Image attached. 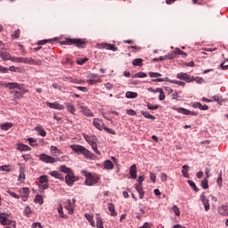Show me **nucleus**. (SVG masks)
Returning <instances> with one entry per match:
<instances>
[{"mask_svg":"<svg viewBox=\"0 0 228 228\" xmlns=\"http://www.w3.org/2000/svg\"><path fill=\"white\" fill-rule=\"evenodd\" d=\"M103 223H102V219H101L100 216L96 217V227H102Z\"/></svg>","mask_w":228,"mask_h":228,"instance_id":"3c124183","label":"nucleus"},{"mask_svg":"<svg viewBox=\"0 0 228 228\" xmlns=\"http://www.w3.org/2000/svg\"><path fill=\"white\" fill-rule=\"evenodd\" d=\"M208 178H204L201 182V186L204 190H208L209 188Z\"/></svg>","mask_w":228,"mask_h":228,"instance_id":"58836bf2","label":"nucleus"},{"mask_svg":"<svg viewBox=\"0 0 228 228\" xmlns=\"http://www.w3.org/2000/svg\"><path fill=\"white\" fill-rule=\"evenodd\" d=\"M24 213H25L26 216H29L31 215V208L26 207Z\"/></svg>","mask_w":228,"mask_h":228,"instance_id":"052dcab7","label":"nucleus"},{"mask_svg":"<svg viewBox=\"0 0 228 228\" xmlns=\"http://www.w3.org/2000/svg\"><path fill=\"white\" fill-rule=\"evenodd\" d=\"M142 115L145 117V118H150L151 120H156V117L152 116L151 113L147 111H141Z\"/></svg>","mask_w":228,"mask_h":228,"instance_id":"72a5a7b5","label":"nucleus"},{"mask_svg":"<svg viewBox=\"0 0 228 228\" xmlns=\"http://www.w3.org/2000/svg\"><path fill=\"white\" fill-rule=\"evenodd\" d=\"M46 106H48V108H51L52 110H65V106L58 103L57 102H47Z\"/></svg>","mask_w":228,"mask_h":228,"instance_id":"f8f14e48","label":"nucleus"},{"mask_svg":"<svg viewBox=\"0 0 228 228\" xmlns=\"http://www.w3.org/2000/svg\"><path fill=\"white\" fill-rule=\"evenodd\" d=\"M91 147H92L94 152L98 154V156H101V151H99V149H97V142H94V144H91Z\"/></svg>","mask_w":228,"mask_h":228,"instance_id":"79ce46f5","label":"nucleus"},{"mask_svg":"<svg viewBox=\"0 0 228 228\" xmlns=\"http://www.w3.org/2000/svg\"><path fill=\"white\" fill-rule=\"evenodd\" d=\"M126 99H136V97H138V93L127 91L126 93Z\"/></svg>","mask_w":228,"mask_h":228,"instance_id":"c756f323","label":"nucleus"},{"mask_svg":"<svg viewBox=\"0 0 228 228\" xmlns=\"http://www.w3.org/2000/svg\"><path fill=\"white\" fill-rule=\"evenodd\" d=\"M188 170H190V167L188 165L183 166L182 174L183 177H190V175H188Z\"/></svg>","mask_w":228,"mask_h":228,"instance_id":"2f4dec72","label":"nucleus"},{"mask_svg":"<svg viewBox=\"0 0 228 228\" xmlns=\"http://www.w3.org/2000/svg\"><path fill=\"white\" fill-rule=\"evenodd\" d=\"M167 179H168V175L165 173H161V181L163 183H167Z\"/></svg>","mask_w":228,"mask_h":228,"instance_id":"e2e57ef3","label":"nucleus"},{"mask_svg":"<svg viewBox=\"0 0 228 228\" xmlns=\"http://www.w3.org/2000/svg\"><path fill=\"white\" fill-rule=\"evenodd\" d=\"M57 211H58L61 218H65V215L63 214V206L61 204L59 205Z\"/></svg>","mask_w":228,"mask_h":228,"instance_id":"4c0bfd02","label":"nucleus"},{"mask_svg":"<svg viewBox=\"0 0 228 228\" xmlns=\"http://www.w3.org/2000/svg\"><path fill=\"white\" fill-rule=\"evenodd\" d=\"M88 61V58H80L77 61V65H85Z\"/></svg>","mask_w":228,"mask_h":228,"instance_id":"c03bdc74","label":"nucleus"},{"mask_svg":"<svg viewBox=\"0 0 228 228\" xmlns=\"http://www.w3.org/2000/svg\"><path fill=\"white\" fill-rule=\"evenodd\" d=\"M172 211L175 214L176 216H181V211L179 210V207L176 205L173 206Z\"/></svg>","mask_w":228,"mask_h":228,"instance_id":"e433bc0d","label":"nucleus"},{"mask_svg":"<svg viewBox=\"0 0 228 228\" xmlns=\"http://www.w3.org/2000/svg\"><path fill=\"white\" fill-rule=\"evenodd\" d=\"M126 114L130 115V117H134L136 115V111H134V110L130 109L126 110Z\"/></svg>","mask_w":228,"mask_h":228,"instance_id":"680f3d73","label":"nucleus"},{"mask_svg":"<svg viewBox=\"0 0 228 228\" xmlns=\"http://www.w3.org/2000/svg\"><path fill=\"white\" fill-rule=\"evenodd\" d=\"M12 38L18 39L20 37V29H16L12 35Z\"/></svg>","mask_w":228,"mask_h":228,"instance_id":"de8ad7c7","label":"nucleus"},{"mask_svg":"<svg viewBox=\"0 0 228 228\" xmlns=\"http://www.w3.org/2000/svg\"><path fill=\"white\" fill-rule=\"evenodd\" d=\"M51 152H53V154H56V152L60 153V150H58V147L56 146H51Z\"/></svg>","mask_w":228,"mask_h":228,"instance_id":"69168bd1","label":"nucleus"},{"mask_svg":"<svg viewBox=\"0 0 228 228\" xmlns=\"http://www.w3.org/2000/svg\"><path fill=\"white\" fill-rule=\"evenodd\" d=\"M35 129L38 133V134H40V136H46L47 135V133L45 132L44 127H42V126L38 125Z\"/></svg>","mask_w":228,"mask_h":228,"instance_id":"bb28decb","label":"nucleus"},{"mask_svg":"<svg viewBox=\"0 0 228 228\" xmlns=\"http://www.w3.org/2000/svg\"><path fill=\"white\" fill-rule=\"evenodd\" d=\"M177 79H181L182 81H185L186 83H193L195 81V77H191L188 75V73L180 72L176 74Z\"/></svg>","mask_w":228,"mask_h":228,"instance_id":"423d86ee","label":"nucleus"},{"mask_svg":"<svg viewBox=\"0 0 228 228\" xmlns=\"http://www.w3.org/2000/svg\"><path fill=\"white\" fill-rule=\"evenodd\" d=\"M175 50L174 51V53H169L167 55H166V60H174V58H175Z\"/></svg>","mask_w":228,"mask_h":228,"instance_id":"6e6d98bb","label":"nucleus"},{"mask_svg":"<svg viewBox=\"0 0 228 228\" xmlns=\"http://www.w3.org/2000/svg\"><path fill=\"white\" fill-rule=\"evenodd\" d=\"M76 181H79V176H76L74 172L65 176V183L68 186H74Z\"/></svg>","mask_w":228,"mask_h":228,"instance_id":"0eeeda50","label":"nucleus"},{"mask_svg":"<svg viewBox=\"0 0 228 228\" xmlns=\"http://www.w3.org/2000/svg\"><path fill=\"white\" fill-rule=\"evenodd\" d=\"M175 54H179L180 56H183V58H186V56H188V53L179 48L175 49Z\"/></svg>","mask_w":228,"mask_h":228,"instance_id":"473e14b6","label":"nucleus"},{"mask_svg":"<svg viewBox=\"0 0 228 228\" xmlns=\"http://www.w3.org/2000/svg\"><path fill=\"white\" fill-rule=\"evenodd\" d=\"M5 86L6 88H10L11 90H13V88L20 90V91H15V95H18L17 97H19V95H23L24 94V91L20 89V86L18 83H8L6 84Z\"/></svg>","mask_w":228,"mask_h":228,"instance_id":"1a4fd4ad","label":"nucleus"},{"mask_svg":"<svg viewBox=\"0 0 228 228\" xmlns=\"http://www.w3.org/2000/svg\"><path fill=\"white\" fill-rule=\"evenodd\" d=\"M104 86L107 90H111L113 88V86L111 83H106L104 84Z\"/></svg>","mask_w":228,"mask_h":228,"instance_id":"774afa93","label":"nucleus"},{"mask_svg":"<svg viewBox=\"0 0 228 228\" xmlns=\"http://www.w3.org/2000/svg\"><path fill=\"white\" fill-rule=\"evenodd\" d=\"M62 44L64 45H76V47H80L81 49H85L88 42L86 41V39L68 38L65 41H62Z\"/></svg>","mask_w":228,"mask_h":228,"instance_id":"f03ea898","label":"nucleus"},{"mask_svg":"<svg viewBox=\"0 0 228 228\" xmlns=\"http://www.w3.org/2000/svg\"><path fill=\"white\" fill-rule=\"evenodd\" d=\"M70 149L74 151V152H77V154H83L85 158H89V159H92V158H94V153H92V151H90L88 149L85 148L82 145L73 144L70 145Z\"/></svg>","mask_w":228,"mask_h":228,"instance_id":"f257e3e1","label":"nucleus"},{"mask_svg":"<svg viewBox=\"0 0 228 228\" xmlns=\"http://www.w3.org/2000/svg\"><path fill=\"white\" fill-rule=\"evenodd\" d=\"M63 158L64 157L53 158V157H51V156H49L45 153H43V154L39 155V159L41 161H43L44 163H50V164L58 163V161H63Z\"/></svg>","mask_w":228,"mask_h":228,"instance_id":"20e7f679","label":"nucleus"},{"mask_svg":"<svg viewBox=\"0 0 228 228\" xmlns=\"http://www.w3.org/2000/svg\"><path fill=\"white\" fill-rule=\"evenodd\" d=\"M104 131H106L107 133H109V134H117V133L115 132V130L109 128L108 126H103Z\"/></svg>","mask_w":228,"mask_h":228,"instance_id":"603ef678","label":"nucleus"},{"mask_svg":"<svg viewBox=\"0 0 228 228\" xmlns=\"http://www.w3.org/2000/svg\"><path fill=\"white\" fill-rule=\"evenodd\" d=\"M147 108H148V110H151V111H155V110H158L159 108V105L148 104Z\"/></svg>","mask_w":228,"mask_h":228,"instance_id":"4d7b16f0","label":"nucleus"},{"mask_svg":"<svg viewBox=\"0 0 228 228\" xmlns=\"http://www.w3.org/2000/svg\"><path fill=\"white\" fill-rule=\"evenodd\" d=\"M12 61H14V63H23V57H12Z\"/></svg>","mask_w":228,"mask_h":228,"instance_id":"a18cd8bd","label":"nucleus"},{"mask_svg":"<svg viewBox=\"0 0 228 228\" xmlns=\"http://www.w3.org/2000/svg\"><path fill=\"white\" fill-rule=\"evenodd\" d=\"M135 190L139 193V199H143L145 191H143V186L135 184Z\"/></svg>","mask_w":228,"mask_h":228,"instance_id":"5701e85b","label":"nucleus"},{"mask_svg":"<svg viewBox=\"0 0 228 228\" xmlns=\"http://www.w3.org/2000/svg\"><path fill=\"white\" fill-rule=\"evenodd\" d=\"M0 57L4 60V61H12V60L13 59V57H12V54H10V53L8 52H3V50H0Z\"/></svg>","mask_w":228,"mask_h":228,"instance_id":"dca6fc26","label":"nucleus"},{"mask_svg":"<svg viewBox=\"0 0 228 228\" xmlns=\"http://www.w3.org/2000/svg\"><path fill=\"white\" fill-rule=\"evenodd\" d=\"M101 119L99 118H94L93 120V126L98 129V131H102V126H101Z\"/></svg>","mask_w":228,"mask_h":228,"instance_id":"a878e982","label":"nucleus"},{"mask_svg":"<svg viewBox=\"0 0 228 228\" xmlns=\"http://www.w3.org/2000/svg\"><path fill=\"white\" fill-rule=\"evenodd\" d=\"M138 169L136 167V165L134 164L130 167V169H129V174H130V176L132 179H136V177H138Z\"/></svg>","mask_w":228,"mask_h":228,"instance_id":"2eb2a0df","label":"nucleus"},{"mask_svg":"<svg viewBox=\"0 0 228 228\" xmlns=\"http://www.w3.org/2000/svg\"><path fill=\"white\" fill-rule=\"evenodd\" d=\"M219 212L224 216H228V206H223L219 208Z\"/></svg>","mask_w":228,"mask_h":228,"instance_id":"7c9ffc66","label":"nucleus"},{"mask_svg":"<svg viewBox=\"0 0 228 228\" xmlns=\"http://www.w3.org/2000/svg\"><path fill=\"white\" fill-rule=\"evenodd\" d=\"M108 209L110 212V216H117V215H118V213H117V211L115 210V204L109 203Z\"/></svg>","mask_w":228,"mask_h":228,"instance_id":"4be33fe9","label":"nucleus"},{"mask_svg":"<svg viewBox=\"0 0 228 228\" xmlns=\"http://www.w3.org/2000/svg\"><path fill=\"white\" fill-rule=\"evenodd\" d=\"M12 127H13V124L12 123H4L3 125H1V129L2 131H10V129H12Z\"/></svg>","mask_w":228,"mask_h":228,"instance_id":"cd10ccee","label":"nucleus"},{"mask_svg":"<svg viewBox=\"0 0 228 228\" xmlns=\"http://www.w3.org/2000/svg\"><path fill=\"white\" fill-rule=\"evenodd\" d=\"M192 108H195V109H199V110H201L202 108V103L199 102H195L191 104Z\"/></svg>","mask_w":228,"mask_h":228,"instance_id":"5fc2aeb1","label":"nucleus"},{"mask_svg":"<svg viewBox=\"0 0 228 228\" xmlns=\"http://www.w3.org/2000/svg\"><path fill=\"white\" fill-rule=\"evenodd\" d=\"M142 61H143L142 59H134L132 61V65H134V67H142Z\"/></svg>","mask_w":228,"mask_h":228,"instance_id":"f704fd0d","label":"nucleus"},{"mask_svg":"<svg viewBox=\"0 0 228 228\" xmlns=\"http://www.w3.org/2000/svg\"><path fill=\"white\" fill-rule=\"evenodd\" d=\"M0 170L3 172H12V169H10V166H2L0 167Z\"/></svg>","mask_w":228,"mask_h":228,"instance_id":"13d9d810","label":"nucleus"},{"mask_svg":"<svg viewBox=\"0 0 228 228\" xmlns=\"http://www.w3.org/2000/svg\"><path fill=\"white\" fill-rule=\"evenodd\" d=\"M0 72L2 74H8V68H4L3 66H0Z\"/></svg>","mask_w":228,"mask_h":228,"instance_id":"338daca9","label":"nucleus"},{"mask_svg":"<svg viewBox=\"0 0 228 228\" xmlns=\"http://www.w3.org/2000/svg\"><path fill=\"white\" fill-rule=\"evenodd\" d=\"M65 208L67 209L69 215H72V213H74V205H72V201L70 200H68Z\"/></svg>","mask_w":228,"mask_h":228,"instance_id":"393cba45","label":"nucleus"},{"mask_svg":"<svg viewBox=\"0 0 228 228\" xmlns=\"http://www.w3.org/2000/svg\"><path fill=\"white\" fill-rule=\"evenodd\" d=\"M7 193H9V195H10L11 197H13L14 199H20V196H19V194L13 192V191H8Z\"/></svg>","mask_w":228,"mask_h":228,"instance_id":"bf43d9fd","label":"nucleus"},{"mask_svg":"<svg viewBox=\"0 0 228 228\" xmlns=\"http://www.w3.org/2000/svg\"><path fill=\"white\" fill-rule=\"evenodd\" d=\"M143 181H145V176L141 175V176H139V178H138V183H136V184L142 186Z\"/></svg>","mask_w":228,"mask_h":228,"instance_id":"0e129e2a","label":"nucleus"},{"mask_svg":"<svg viewBox=\"0 0 228 228\" xmlns=\"http://www.w3.org/2000/svg\"><path fill=\"white\" fill-rule=\"evenodd\" d=\"M23 63H26L27 65H42V61L23 57Z\"/></svg>","mask_w":228,"mask_h":228,"instance_id":"9b49d317","label":"nucleus"},{"mask_svg":"<svg viewBox=\"0 0 228 228\" xmlns=\"http://www.w3.org/2000/svg\"><path fill=\"white\" fill-rule=\"evenodd\" d=\"M83 137L86 140V142H87V143H89V145H94V143H95L97 142V140L95 139L94 136H90L88 134H84Z\"/></svg>","mask_w":228,"mask_h":228,"instance_id":"a211bd4d","label":"nucleus"},{"mask_svg":"<svg viewBox=\"0 0 228 228\" xmlns=\"http://www.w3.org/2000/svg\"><path fill=\"white\" fill-rule=\"evenodd\" d=\"M60 170H61V172H63L64 174H67V175L74 173V171H72L71 168L67 167L66 166H61Z\"/></svg>","mask_w":228,"mask_h":228,"instance_id":"c85d7f7f","label":"nucleus"},{"mask_svg":"<svg viewBox=\"0 0 228 228\" xmlns=\"http://www.w3.org/2000/svg\"><path fill=\"white\" fill-rule=\"evenodd\" d=\"M153 83H163V81H166L167 83H172L173 85H178V86H186V83L180 81V80H172L168 77L166 78H155L152 79Z\"/></svg>","mask_w":228,"mask_h":228,"instance_id":"39448f33","label":"nucleus"},{"mask_svg":"<svg viewBox=\"0 0 228 228\" xmlns=\"http://www.w3.org/2000/svg\"><path fill=\"white\" fill-rule=\"evenodd\" d=\"M222 183H223L222 172H220L217 177V185L219 186V188H222Z\"/></svg>","mask_w":228,"mask_h":228,"instance_id":"8fccbe9b","label":"nucleus"},{"mask_svg":"<svg viewBox=\"0 0 228 228\" xmlns=\"http://www.w3.org/2000/svg\"><path fill=\"white\" fill-rule=\"evenodd\" d=\"M99 49H107L108 51H113V53H116V51H118V47L110 44V43H102L98 44Z\"/></svg>","mask_w":228,"mask_h":228,"instance_id":"9d476101","label":"nucleus"},{"mask_svg":"<svg viewBox=\"0 0 228 228\" xmlns=\"http://www.w3.org/2000/svg\"><path fill=\"white\" fill-rule=\"evenodd\" d=\"M38 187L39 190H47V188H49V183L47 182L44 183H39Z\"/></svg>","mask_w":228,"mask_h":228,"instance_id":"49530a36","label":"nucleus"},{"mask_svg":"<svg viewBox=\"0 0 228 228\" xmlns=\"http://www.w3.org/2000/svg\"><path fill=\"white\" fill-rule=\"evenodd\" d=\"M35 202H36V204L42 205V204H44V198L41 195H36Z\"/></svg>","mask_w":228,"mask_h":228,"instance_id":"c9c22d12","label":"nucleus"},{"mask_svg":"<svg viewBox=\"0 0 228 228\" xmlns=\"http://www.w3.org/2000/svg\"><path fill=\"white\" fill-rule=\"evenodd\" d=\"M0 223L2 224V225H10L12 224V221L6 217L5 213H1Z\"/></svg>","mask_w":228,"mask_h":228,"instance_id":"4468645a","label":"nucleus"},{"mask_svg":"<svg viewBox=\"0 0 228 228\" xmlns=\"http://www.w3.org/2000/svg\"><path fill=\"white\" fill-rule=\"evenodd\" d=\"M134 77H140V78H142V77H147V73H144V72H138V73H135L134 75Z\"/></svg>","mask_w":228,"mask_h":228,"instance_id":"37998d69","label":"nucleus"},{"mask_svg":"<svg viewBox=\"0 0 228 228\" xmlns=\"http://www.w3.org/2000/svg\"><path fill=\"white\" fill-rule=\"evenodd\" d=\"M80 112L83 113L86 117H94V112L87 109L85 106H80Z\"/></svg>","mask_w":228,"mask_h":228,"instance_id":"f3484780","label":"nucleus"},{"mask_svg":"<svg viewBox=\"0 0 228 228\" xmlns=\"http://www.w3.org/2000/svg\"><path fill=\"white\" fill-rule=\"evenodd\" d=\"M173 110L175 111H177L178 113H182L183 115H191L192 117H197V115H199L198 112L191 111V110H190L188 109H184L183 107H180V108L173 107Z\"/></svg>","mask_w":228,"mask_h":228,"instance_id":"6e6552de","label":"nucleus"},{"mask_svg":"<svg viewBox=\"0 0 228 228\" xmlns=\"http://www.w3.org/2000/svg\"><path fill=\"white\" fill-rule=\"evenodd\" d=\"M52 177L55 179H60V181H63L65 178L62 174H60L58 171H52L49 173Z\"/></svg>","mask_w":228,"mask_h":228,"instance_id":"412c9836","label":"nucleus"},{"mask_svg":"<svg viewBox=\"0 0 228 228\" xmlns=\"http://www.w3.org/2000/svg\"><path fill=\"white\" fill-rule=\"evenodd\" d=\"M86 186H95L101 181V176L97 174L86 173Z\"/></svg>","mask_w":228,"mask_h":228,"instance_id":"7ed1b4c3","label":"nucleus"},{"mask_svg":"<svg viewBox=\"0 0 228 228\" xmlns=\"http://www.w3.org/2000/svg\"><path fill=\"white\" fill-rule=\"evenodd\" d=\"M103 167L105 170H113V168H115V165L113 162H111V160H105L103 163Z\"/></svg>","mask_w":228,"mask_h":228,"instance_id":"aec40b11","label":"nucleus"},{"mask_svg":"<svg viewBox=\"0 0 228 228\" xmlns=\"http://www.w3.org/2000/svg\"><path fill=\"white\" fill-rule=\"evenodd\" d=\"M18 181L20 183H24L26 181V168L24 166L20 167V175L18 177Z\"/></svg>","mask_w":228,"mask_h":228,"instance_id":"ddd939ff","label":"nucleus"},{"mask_svg":"<svg viewBox=\"0 0 228 228\" xmlns=\"http://www.w3.org/2000/svg\"><path fill=\"white\" fill-rule=\"evenodd\" d=\"M16 149H17V151H20V152L31 151V147H29L24 143H18Z\"/></svg>","mask_w":228,"mask_h":228,"instance_id":"6ab92c4d","label":"nucleus"},{"mask_svg":"<svg viewBox=\"0 0 228 228\" xmlns=\"http://www.w3.org/2000/svg\"><path fill=\"white\" fill-rule=\"evenodd\" d=\"M188 184L191 186V188H192V190H194V191H199V188H198L197 185L193 183V181L188 180Z\"/></svg>","mask_w":228,"mask_h":228,"instance_id":"ea45409f","label":"nucleus"},{"mask_svg":"<svg viewBox=\"0 0 228 228\" xmlns=\"http://www.w3.org/2000/svg\"><path fill=\"white\" fill-rule=\"evenodd\" d=\"M48 179H47V175H42L39 177V183L40 184L41 183H48Z\"/></svg>","mask_w":228,"mask_h":228,"instance_id":"864d4df0","label":"nucleus"},{"mask_svg":"<svg viewBox=\"0 0 228 228\" xmlns=\"http://www.w3.org/2000/svg\"><path fill=\"white\" fill-rule=\"evenodd\" d=\"M66 108L68 110V111H69V113H71V115H75L76 114V106L70 102L66 103Z\"/></svg>","mask_w":228,"mask_h":228,"instance_id":"b1692460","label":"nucleus"},{"mask_svg":"<svg viewBox=\"0 0 228 228\" xmlns=\"http://www.w3.org/2000/svg\"><path fill=\"white\" fill-rule=\"evenodd\" d=\"M149 76L150 77H161V73L150 71Z\"/></svg>","mask_w":228,"mask_h":228,"instance_id":"09e8293b","label":"nucleus"},{"mask_svg":"<svg viewBox=\"0 0 228 228\" xmlns=\"http://www.w3.org/2000/svg\"><path fill=\"white\" fill-rule=\"evenodd\" d=\"M53 44V39H45V40H41L38 41V45H45V44Z\"/></svg>","mask_w":228,"mask_h":228,"instance_id":"a19ab883","label":"nucleus"}]
</instances>
